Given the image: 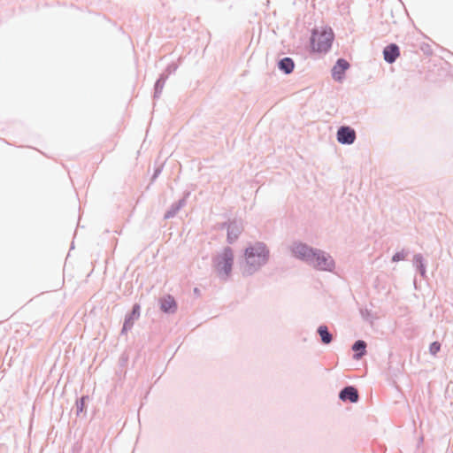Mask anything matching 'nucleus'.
Returning <instances> with one entry per match:
<instances>
[{"label":"nucleus","instance_id":"obj_1","mask_svg":"<svg viewBox=\"0 0 453 453\" xmlns=\"http://www.w3.org/2000/svg\"><path fill=\"white\" fill-rule=\"evenodd\" d=\"M289 250L295 258L318 271L332 273L335 268L334 259L329 253L313 248L305 242L296 241L291 244Z\"/></svg>","mask_w":453,"mask_h":453},{"label":"nucleus","instance_id":"obj_2","mask_svg":"<svg viewBox=\"0 0 453 453\" xmlns=\"http://www.w3.org/2000/svg\"><path fill=\"white\" fill-rule=\"evenodd\" d=\"M270 259V250L264 242L249 243L243 250L241 270L243 277H250L264 267Z\"/></svg>","mask_w":453,"mask_h":453},{"label":"nucleus","instance_id":"obj_19","mask_svg":"<svg viewBox=\"0 0 453 453\" xmlns=\"http://www.w3.org/2000/svg\"><path fill=\"white\" fill-rule=\"evenodd\" d=\"M408 254L409 250L403 249L401 251H397L393 255L392 262L397 263L404 260Z\"/></svg>","mask_w":453,"mask_h":453},{"label":"nucleus","instance_id":"obj_24","mask_svg":"<svg viewBox=\"0 0 453 453\" xmlns=\"http://www.w3.org/2000/svg\"><path fill=\"white\" fill-rule=\"evenodd\" d=\"M421 50H423V52L426 54V55H432L433 53V50L430 47V45L426 44V45H423L421 47Z\"/></svg>","mask_w":453,"mask_h":453},{"label":"nucleus","instance_id":"obj_4","mask_svg":"<svg viewBox=\"0 0 453 453\" xmlns=\"http://www.w3.org/2000/svg\"><path fill=\"white\" fill-rule=\"evenodd\" d=\"M334 40V34L332 28L319 32L313 29L310 37V46L311 52L327 53Z\"/></svg>","mask_w":453,"mask_h":453},{"label":"nucleus","instance_id":"obj_3","mask_svg":"<svg viewBox=\"0 0 453 453\" xmlns=\"http://www.w3.org/2000/svg\"><path fill=\"white\" fill-rule=\"evenodd\" d=\"M234 260V251L229 246L224 247L219 254L212 257V265L220 280H226L231 276Z\"/></svg>","mask_w":453,"mask_h":453},{"label":"nucleus","instance_id":"obj_20","mask_svg":"<svg viewBox=\"0 0 453 453\" xmlns=\"http://www.w3.org/2000/svg\"><path fill=\"white\" fill-rule=\"evenodd\" d=\"M178 67H179L178 64L172 62L165 67V71L162 73L167 74V78H168L170 74H173L177 71Z\"/></svg>","mask_w":453,"mask_h":453},{"label":"nucleus","instance_id":"obj_23","mask_svg":"<svg viewBox=\"0 0 453 453\" xmlns=\"http://www.w3.org/2000/svg\"><path fill=\"white\" fill-rule=\"evenodd\" d=\"M162 168H163L162 165L155 168L154 173L151 177V182L155 181L156 179L159 176V174L162 172Z\"/></svg>","mask_w":453,"mask_h":453},{"label":"nucleus","instance_id":"obj_5","mask_svg":"<svg viewBox=\"0 0 453 453\" xmlns=\"http://www.w3.org/2000/svg\"><path fill=\"white\" fill-rule=\"evenodd\" d=\"M336 138L341 144L351 145L357 138L356 131L349 126H341L337 130Z\"/></svg>","mask_w":453,"mask_h":453},{"label":"nucleus","instance_id":"obj_8","mask_svg":"<svg viewBox=\"0 0 453 453\" xmlns=\"http://www.w3.org/2000/svg\"><path fill=\"white\" fill-rule=\"evenodd\" d=\"M243 231L242 222L240 219H231V225L228 226L226 232V242L234 244Z\"/></svg>","mask_w":453,"mask_h":453},{"label":"nucleus","instance_id":"obj_26","mask_svg":"<svg viewBox=\"0 0 453 453\" xmlns=\"http://www.w3.org/2000/svg\"><path fill=\"white\" fill-rule=\"evenodd\" d=\"M194 293H195L196 295H199V294H200V290H199V288H194Z\"/></svg>","mask_w":453,"mask_h":453},{"label":"nucleus","instance_id":"obj_12","mask_svg":"<svg viewBox=\"0 0 453 453\" xmlns=\"http://www.w3.org/2000/svg\"><path fill=\"white\" fill-rule=\"evenodd\" d=\"M160 310L165 314H173L177 311V302L171 295H165L159 300Z\"/></svg>","mask_w":453,"mask_h":453},{"label":"nucleus","instance_id":"obj_6","mask_svg":"<svg viewBox=\"0 0 453 453\" xmlns=\"http://www.w3.org/2000/svg\"><path fill=\"white\" fill-rule=\"evenodd\" d=\"M140 314L141 305L136 303L132 306L131 311L125 316L124 323L121 328V334H127V332L132 329L134 321L140 318Z\"/></svg>","mask_w":453,"mask_h":453},{"label":"nucleus","instance_id":"obj_9","mask_svg":"<svg viewBox=\"0 0 453 453\" xmlns=\"http://www.w3.org/2000/svg\"><path fill=\"white\" fill-rule=\"evenodd\" d=\"M338 397L343 403H356L359 401L358 390L355 386H345L340 390Z\"/></svg>","mask_w":453,"mask_h":453},{"label":"nucleus","instance_id":"obj_13","mask_svg":"<svg viewBox=\"0 0 453 453\" xmlns=\"http://www.w3.org/2000/svg\"><path fill=\"white\" fill-rule=\"evenodd\" d=\"M367 343L364 340H357L351 346L353 350V359L359 360L366 355Z\"/></svg>","mask_w":453,"mask_h":453},{"label":"nucleus","instance_id":"obj_11","mask_svg":"<svg viewBox=\"0 0 453 453\" xmlns=\"http://www.w3.org/2000/svg\"><path fill=\"white\" fill-rule=\"evenodd\" d=\"M382 54L386 63L394 64L400 56V48L396 43L391 42L384 47Z\"/></svg>","mask_w":453,"mask_h":453},{"label":"nucleus","instance_id":"obj_22","mask_svg":"<svg viewBox=\"0 0 453 453\" xmlns=\"http://www.w3.org/2000/svg\"><path fill=\"white\" fill-rule=\"evenodd\" d=\"M128 361V356L123 353L119 359V366L123 368L127 365Z\"/></svg>","mask_w":453,"mask_h":453},{"label":"nucleus","instance_id":"obj_28","mask_svg":"<svg viewBox=\"0 0 453 453\" xmlns=\"http://www.w3.org/2000/svg\"><path fill=\"white\" fill-rule=\"evenodd\" d=\"M361 314H362V316H363V317H365V312H364L363 311H361Z\"/></svg>","mask_w":453,"mask_h":453},{"label":"nucleus","instance_id":"obj_15","mask_svg":"<svg viewBox=\"0 0 453 453\" xmlns=\"http://www.w3.org/2000/svg\"><path fill=\"white\" fill-rule=\"evenodd\" d=\"M413 266L422 278H426V262L422 254L418 253L413 257Z\"/></svg>","mask_w":453,"mask_h":453},{"label":"nucleus","instance_id":"obj_16","mask_svg":"<svg viewBox=\"0 0 453 453\" xmlns=\"http://www.w3.org/2000/svg\"><path fill=\"white\" fill-rule=\"evenodd\" d=\"M317 334L319 335L322 344L328 345L333 342V334L330 333L327 326L324 324L319 326Z\"/></svg>","mask_w":453,"mask_h":453},{"label":"nucleus","instance_id":"obj_7","mask_svg":"<svg viewBox=\"0 0 453 453\" xmlns=\"http://www.w3.org/2000/svg\"><path fill=\"white\" fill-rule=\"evenodd\" d=\"M350 67L349 63L343 58H340L334 65L331 74L335 81L342 82L346 76V71Z\"/></svg>","mask_w":453,"mask_h":453},{"label":"nucleus","instance_id":"obj_14","mask_svg":"<svg viewBox=\"0 0 453 453\" xmlns=\"http://www.w3.org/2000/svg\"><path fill=\"white\" fill-rule=\"evenodd\" d=\"M277 66L284 74H290L295 69V62L290 57H284L280 58L277 62Z\"/></svg>","mask_w":453,"mask_h":453},{"label":"nucleus","instance_id":"obj_10","mask_svg":"<svg viewBox=\"0 0 453 453\" xmlns=\"http://www.w3.org/2000/svg\"><path fill=\"white\" fill-rule=\"evenodd\" d=\"M190 196L189 191L183 194V197L171 204L169 209L164 214V219H169L176 216V214L187 204V199Z\"/></svg>","mask_w":453,"mask_h":453},{"label":"nucleus","instance_id":"obj_17","mask_svg":"<svg viewBox=\"0 0 453 453\" xmlns=\"http://www.w3.org/2000/svg\"><path fill=\"white\" fill-rule=\"evenodd\" d=\"M166 81H167V74H165V73H161L159 75V77L157 79V81L154 84V95H153L154 99H157L160 97Z\"/></svg>","mask_w":453,"mask_h":453},{"label":"nucleus","instance_id":"obj_25","mask_svg":"<svg viewBox=\"0 0 453 453\" xmlns=\"http://www.w3.org/2000/svg\"><path fill=\"white\" fill-rule=\"evenodd\" d=\"M230 225H231V220L222 222L219 225V229H220V230L226 229L227 231L228 226H230Z\"/></svg>","mask_w":453,"mask_h":453},{"label":"nucleus","instance_id":"obj_18","mask_svg":"<svg viewBox=\"0 0 453 453\" xmlns=\"http://www.w3.org/2000/svg\"><path fill=\"white\" fill-rule=\"evenodd\" d=\"M88 400V395H82L80 398H77L75 402L76 406V415L80 416L81 413H83L86 411V403Z\"/></svg>","mask_w":453,"mask_h":453},{"label":"nucleus","instance_id":"obj_27","mask_svg":"<svg viewBox=\"0 0 453 453\" xmlns=\"http://www.w3.org/2000/svg\"><path fill=\"white\" fill-rule=\"evenodd\" d=\"M369 314H370L369 311L365 310V315H369Z\"/></svg>","mask_w":453,"mask_h":453},{"label":"nucleus","instance_id":"obj_21","mask_svg":"<svg viewBox=\"0 0 453 453\" xmlns=\"http://www.w3.org/2000/svg\"><path fill=\"white\" fill-rule=\"evenodd\" d=\"M441 344L434 341L429 346V353L433 356H435L441 350Z\"/></svg>","mask_w":453,"mask_h":453}]
</instances>
